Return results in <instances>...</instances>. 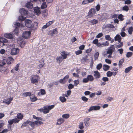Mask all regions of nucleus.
I'll use <instances>...</instances> for the list:
<instances>
[{"instance_id": "11", "label": "nucleus", "mask_w": 133, "mask_h": 133, "mask_svg": "<svg viewBox=\"0 0 133 133\" xmlns=\"http://www.w3.org/2000/svg\"><path fill=\"white\" fill-rule=\"evenodd\" d=\"M20 12L22 15H26L28 14V11L23 8H22L21 9Z\"/></svg>"}, {"instance_id": "52", "label": "nucleus", "mask_w": 133, "mask_h": 133, "mask_svg": "<svg viewBox=\"0 0 133 133\" xmlns=\"http://www.w3.org/2000/svg\"><path fill=\"white\" fill-rule=\"evenodd\" d=\"M105 39L109 41H111V38L110 37V36L108 35H106L105 36Z\"/></svg>"}, {"instance_id": "9", "label": "nucleus", "mask_w": 133, "mask_h": 133, "mask_svg": "<svg viewBox=\"0 0 133 133\" xmlns=\"http://www.w3.org/2000/svg\"><path fill=\"white\" fill-rule=\"evenodd\" d=\"M101 108L99 106H94L91 107L88 110V111L90 112L92 110H99Z\"/></svg>"}, {"instance_id": "4", "label": "nucleus", "mask_w": 133, "mask_h": 133, "mask_svg": "<svg viewBox=\"0 0 133 133\" xmlns=\"http://www.w3.org/2000/svg\"><path fill=\"white\" fill-rule=\"evenodd\" d=\"M19 49L17 48H13L11 50V54L12 55H16L19 52Z\"/></svg>"}, {"instance_id": "24", "label": "nucleus", "mask_w": 133, "mask_h": 133, "mask_svg": "<svg viewBox=\"0 0 133 133\" xmlns=\"http://www.w3.org/2000/svg\"><path fill=\"white\" fill-rule=\"evenodd\" d=\"M64 59L62 56H59L58 57L56 58V62L57 63H61L63 60V59Z\"/></svg>"}, {"instance_id": "15", "label": "nucleus", "mask_w": 133, "mask_h": 133, "mask_svg": "<svg viewBox=\"0 0 133 133\" xmlns=\"http://www.w3.org/2000/svg\"><path fill=\"white\" fill-rule=\"evenodd\" d=\"M33 3L32 2H29L26 5V7L28 8L31 9L33 7Z\"/></svg>"}, {"instance_id": "44", "label": "nucleus", "mask_w": 133, "mask_h": 133, "mask_svg": "<svg viewBox=\"0 0 133 133\" xmlns=\"http://www.w3.org/2000/svg\"><path fill=\"white\" fill-rule=\"evenodd\" d=\"M123 16L121 14H120L118 16V18L121 21H123L124 19L123 18Z\"/></svg>"}, {"instance_id": "49", "label": "nucleus", "mask_w": 133, "mask_h": 133, "mask_svg": "<svg viewBox=\"0 0 133 133\" xmlns=\"http://www.w3.org/2000/svg\"><path fill=\"white\" fill-rule=\"evenodd\" d=\"M74 88V85L71 84H69L68 88L69 89H71Z\"/></svg>"}, {"instance_id": "6", "label": "nucleus", "mask_w": 133, "mask_h": 133, "mask_svg": "<svg viewBox=\"0 0 133 133\" xmlns=\"http://www.w3.org/2000/svg\"><path fill=\"white\" fill-rule=\"evenodd\" d=\"M38 76L35 75L32 77L31 79V82L32 83L35 84L37 83L38 82Z\"/></svg>"}, {"instance_id": "8", "label": "nucleus", "mask_w": 133, "mask_h": 133, "mask_svg": "<svg viewBox=\"0 0 133 133\" xmlns=\"http://www.w3.org/2000/svg\"><path fill=\"white\" fill-rule=\"evenodd\" d=\"M115 50V48L113 45L110 46L109 49L107 51V54L109 55H112L113 51Z\"/></svg>"}, {"instance_id": "5", "label": "nucleus", "mask_w": 133, "mask_h": 133, "mask_svg": "<svg viewBox=\"0 0 133 133\" xmlns=\"http://www.w3.org/2000/svg\"><path fill=\"white\" fill-rule=\"evenodd\" d=\"M25 25L28 28L32 27V21L29 19L26 20L25 21Z\"/></svg>"}, {"instance_id": "50", "label": "nucleus", "mask_w": 133, "mask_h": 133, "mask_svg": "<svg viewBox=\"0 0 133 133\" xmlns=\"http://www.w3.org/2000/svg\"><path fill=\"white\" fill-rule=\"evenodd\" d=\"M102 81L104 82L108 81H109V78L107 77H103L102 78Z\"/></svg>"}, {"instance_id": "31", "label": "nucleus", "mask_w": 133, "mask_h": 133, "mask_svg": "<svg viewBox=\"0 0 133 133\" xmlns=\"http://www.w3.org/2000/svg\"><path fill=\"white\" fill-rule=\"evenodd\" d=\"M59 99L62 103H63L66 102V98L64 97H59Z\"/></svg>"}, {"instance_id": "63", "label": "nucleus", "mask_w": 133, "mask_h": 133, "mask_svg": "<svg viewBox=\"0 0 133 133\" xmlns=\"http://www.w3.org/2000/svg\"><path fill=\"white\" fill-rule=\"evenodd\" d=\"M131 3V1L130 0H127L125 1V3L127 4H130Z\"/></svg>"}, {"instance_id": "59", "label": "nucleus", "mask_w": 133, "mask_h": 133, "mask_svg": "<svg viewBox=\"0 0 133 133\" xmlns=\"http://www.w3.org/2000/svg\"><path fill=\"white\" fill-rule=\"evenodd\" d=\"M7 40L3 38H0V42L3 43L6 42Z\"/></svg>"}, {"instance_id": "3", "label": "nucleus", "mask_w": 133, "mask_h": 133, "mask_svg": "<svg viewBox=\"0 0 133 133\" xmlns=\"http://www.w3.org/2000/svg\"><path fill=\"white\" fill-rule=\"evenodd\" d=\"M96 10L94 8H92L88 12V15L87 17H88L90 18L94 16L95 14Z\"/></svg>"}, {"instance_id": "55", "label": "nucleus", "mask_w": 133, "mask_h": 133, "mask_svg": "<svg viewBox=\"0 0 133 133\" xmlns=\"http://www.w3.org/2000/svg\"><path fill=\"white\" fill-rule=\"evenodd\" d=\"M74 85L75 86H77V85L79 83V82L78 80H75L74 81Z\"/></svg>"}, {"instance_id": "57", "label": "nucleus", "mask_w": 133, "mask_h": 133, "mask_svg": "<svg viewBox=\"0 0 133 133\" xmlns=\"http://www.w3.org/2000/svg\"><path fill=\"white\" fill-rule=\"evenodd\" d=\"M103 36V34L102 33H100L98 34L96 36L97 38H99Z\"/></svg>"}, {"instance_id": "41", "label": "nucleus", "mask_w": 133, "mask_h": 133, "mask_svg": "<svg viewBox=\"0 0 133 133\" xmlns=\"http://www.w3.org/2000/svg\"><path fill=\"white\" fill-rule=\"evenodd\" d=\"M6 62V59H3L1 61V63L2 64V65L4 66Z\"/></svg>"}, {"instance_id": "47", "label": "nucleus", "mask_w": 133, "mask_h": 133, "mask_svg": "<svg viewBox=\"0 0 133 133\" xmlns=\"http://www.w3.org/2000/svg\"><path fill=\"white\" fill-rule=\"evenodd\" d=\"M38 25V23L37 22H34L32 25V27L34 29H36L37 28Z\"/></svg>"}, {"instance_id": "23", "label": "nucleus", "mask_w": 133, "mask_h": 133, "mask_svg": "<svg viewBox=\"0 0 133 133\" xmlns=\"http://www.w3.org/2000/svg\"><path fill=\"white\" fill-rule=\"evenodd\" d=\"M57 125H60L64 121V120L62 118H60L57 120Z\"/></svg>"}, {"instance_id": "61", "label": "nucleus", "mask_w": 133, "mask_h": 133, "mask_svg": "<svg viewBox=\"0 0 133 133\" xmlns=\"http://www.w3.org/2000/svg\"><path fill=\"white\" fill-rule=\"evenodd\" d=\"M55 105H53L48 106L47 107L49 109V110H50L51 109H53Z\"/></svg>"}, {"instance_id": "22", "label": "nucleus", "mask_w": 133, "mask_h": 133, "mask_svg": "<svg viewBox=\"0 0 133 133\" xmlns=\"http://www.w3.org/2000/svg\"><path fill=\"white\" fill-rule=\"evenodd\" d=\"M39 64L38 65V66L39 68H42L43 67L45 63L43 60H41L39 61Z\"/></svg>"}, {"instance_id": "29", "label": "nucleus", "mask_w": 133, "mask_h": 133, "mask_svg": "<svg viewBox=\"0 0 133 133\" xmlns=\"http://www.w3.org/2000/svg\"><path fill=\"white\" fill-rule=\"evenodd\" d=\"M5 125L4 121L2 120H0V131L1 130V129Z\"/></svg>"}, {"instance_id": "48", "label": "nucleus", "mask_w": 133, "mask_h": 133, "mask_svg": "<svg viewBox=\"0 0 133 133\" xmlns=\"http://www.w3.org/2000/svg\"><path fill=\"white\" fill-rule=\"evenodd\" d=\"M98 21L97 20L95 19H93V20H91V22L93 24H95L97 23L98 22Z\"/></svg>"}, {"instance_id": "19", "label": "nucleus", "mask_w": 133, "mask_h": 133, "mask_svg": "<svg viewBox=\"0 0 133 133\" xmlns=\"http://www.w3.org/2000/svg\"><path fill=\"white\" fill-rule=\"evenodd\" d=\"M34 11L35 13L37 14L38 15L41 13L40 9V8L36 7L34 9Z\"/></svg>"}, {"instance_id": "64", "label": "nucleus", "mask_w": 133, "mask_h": 133, "mask_svg": "<svg viewBox=\"0 0 133 133\" xmlns=\"http://www.w3.org/2000/svg\"><path fill=\"white\" fill-rule=\"evenodd\" d=\"M8 131V130L6 129H4L1 132H0V133H5L7 132Z\"/></svg>"}, {"instance_id": "18", "label": "nucleus", "mask_w": 133, "mask_h": 133, "mask_svg": "<svg viewBox=\"0 0 133 133\" xmlns=\"http://www.w3.org/2000/svg\"><path fill=\"white\" fill-rule=\"evenodd\" d=\"M4 36L5 37L9 39L12 38L13 37V35L9 33H7L5 34L4 35Z\"/></svg>"}, {"instance_id": "30", "label": "nucleus", "mask_w": 133, "mask_h": 133, "mask_svg": "<svg viewBox=\"0 0 133 133\" xmlns=\"http://www.w3.org/2000/svg\"><path fill=\"white\" fill-rule=\"evenodd\" d=\"M17 116V118L20 120H21L23 117V115L20 113L18 114Z\"/></svg>"}, {"instance_id": "42", "label": "nucleus", "mask_w": 133, "mask_h": 133, "mask_svg": "<svg viewBox=\"0 0 133 133\" xmlns=\"http://www.w3.org/2000/svg\"><path fill=\"white\" fill-rule=\"evenodd\" d=\"M132 54V53L131 52H128L126 54V56L129 58L131 57Z\"/></svg>"}, {"instance_id": "45", "label": "nucleus", "mask_w": 133, "mask_h": 133, "mask_svg": "<svg viewBox=\"0 0 133 133\" xmlns=\"http://www.w3.org/2000/svg\"><path fill=\"white\" fill-rule=\"evenodd\" d=\"M81 99L82 101L85 102H87L88 100V98L85 96L82 97Z\"/></svg>"}, {"instance_id": "60", "label": "nucleus", "mask_w": 133, "mask_h": 133, "mask_svg": "<svg viewBox=\"0 0 133 133\" xmlns=\"http://www.w3.org/2000/svg\"><path fill=\"white\" fill-rule=\"evenodd\" d=\"M53 23V21H50L46 23V25L48 27L50 25L52 24Z\"/></svg>"}, {"instance_id": "7", "label": "nucleus", "mask_w": 133, "mask_h": 133, "mask_svg": "<svg viewBox=\"0 0 133 133\" xmlns=\"http://www.w3.org/2000/svg\"><path fill=\"white\" fill-rule=\"evenodd\" d=\"M58 33L57 29V28L54 29L52 31L50 30L48 32V34L49 35L53 36L54 35H56Z\"/></svg>"}, {"instance_id": "10", "label": "nucleus", "mask_w": 133, "mask_h": 133, "mask_svg": "<svg viewBox=\"0 0 133 133\" xmlns=\"http://www.w3.org/2000/svg\"><path fill=\"white\" fill-rule=\"evenodd\" d=\"M13 99V97L5 99L4 100L3 102L7 105H9L10 103Z\"/></svg>"}, {"instance_id": "40", "label": "nucleus", "mask_w": 133, "mask_h": 133, "mask_svg": "<svg viewBox=\"0 0 133 133\" xmlns=\"http://www.w3.org/2000/svg\"><path fill=\"white\" fill-rule=\"evenodd\" d=\"M26 18V17H24L22 16H19V19L20 21H22L24 20Z\"/></svg>"}, {"instance_id": "1", "label": "nucleus", "mask_w": 133, "mask_h": 133, "mask_svg": "<svg viewBox=\"0 0 133 133\" xmlns=\"http://www.w3.org/2000/svg\"><path fill=\"white\" fill-rule=\"evenodd\" d=\"M43 124V122L40 121H36L35 122H32L30 121V122L29 123V125L33 128H34L35 127V126L36 125L37 126L38 125H40L41 124Z\"/></svg>"}, {"instance_id": "43", "label": "nucleus", "mask_w": 133, "mask_h": 133, "mask_svg": "<svg viewBox=\"0 0 133 133\" xmlns=\"http://www.w3.org/2000/svg\"><path fill=\"white\" fill-rule=\"evenodd\" d=\"M69 117V114H63L62 116V117L64 118L67 119Z\"/></svg>"}, {"instance_id": "27", "label": "nucleus", "mask_w": 133, "mask_h": 133, "mask_svg": "<svg viewBox=\"0 0 133 133\" xmlns=\"http://www.w3.org/2000/svg\"><path fill=\"white\" fill-rule=\"evenodd\" d=\"M61 54V56L62 57V58L64 59H66L67 57V54H65V52L64 51H63L62 52Z\"/></svg>"}, {"instance_id": "46", "label": "nucleus", "mask_w": 133, "mask_h": 133, "mask_svg": "<svg viewBox=\"0 0 133 133\" xmlns=\"http://www.w3.org/2000/svg\"><path fill=\"white\" fill-rule=\"evenodd\" d=\"M99 55V53L98 52H96L94 55V58L95 60H96L97 59Z\"/></svg>"}, {"instance_id": "58", "label": "nucleus", "mask_w": 133, "mask_h": 133, "mask_svg": "<svg viewBox=\"0 0 133 133\" xmlns=\"http://www.w3.org/2000/svg\"><path fill=\"white\" fill-rule=\"evenodd\" d=\"M46 7V5L45 3H43L42 4L41 6V8L42 9H43Z\"/></svg>"}, {"instance_id": "38", "label": "nucleus", "mask_w": 133, "mask_h": 133, "mask_svg": "<svg viewBox=\"0 0 133 133\" xmlns=\"http://www.w3.org/2000/svg\"><path fill=\"white\" fill-rule=\"evenodd\" d=\"M25 44L26 43L25 41H21L20 44V45L21 48H23L25 45Z\"/></svg>"}, {"instance_id": "53", "label": "nucleus", "mask_w": 133, "mask_h": 133, "mask_svg": "<svg viewBox=\"0 0 133 133\" xmlns=\"http://www.w3.org/2000/svg\"><path fill=\"white\" fill-rule=\"evenodd\" d=\"M89 3V2L88 0H84L82 2V4H86Z\"/></svg>"}, {"instance_id": "13", "label": "nucleus", "mask_w": 133, "mask_h": 133, "mask_svg": "<svg viewBox=\"0 0 133 133\" xmlns=\"http://www.w3.org/2000/svg\"><path fill=\"white\" fill-rule=\"evenodd\" d=\"M94 76L96 79L99 78H100L101 75L98 71H94Z\"/></svg>"}, {"instance_id": "28", "label": "nucleus", "mask_w": 133, "mask_h": 133, "mask_svg": "<svg viewBox=\"0 0 133 133\" xmlns=\"http://www.w3.org/2000/svg\"><path fill=\"white\" fill-rule=\"evenodd\" d=\"M124 60V58H122L120 60L119 62V67L121 68L122 66V64L123 63Z\"/></svg>"}, {"instance_id": "21", "label": "nucleus", "mask_w": 133, "mask_h": 133, "mask_svg": "<svg viewBox=\"0 0 133 133\" xmlns=\"http://www.w3.org/2000/svg\"><path fill=\"white\" fill-rule=\"evenodd\" d=\"M42 111L44 113L46 114L49 112V110L47 107H44L42 110Z\"/></svg>"}, {"instance_id": "62", "label": "nucleus", "mask_w": 133, "mask_h": 133, "mask_svg": "<svg viewBox=\"0 0 133 133\" xmlns=\"http://www.w3.org/2000/svg\"><path fill=\"white\" fill-rule=\"evenodd\" d=\"M85 45H82L79 46V49L81 50H83L84 48Z\"/></svg>"}, {"instance_id": "20", "label": "nucleus", "mask_w": 133, "mask_h": 133, "mask_svg": "<svg viewBox=\"0 0 133 133\" xmlns=\"http://www.w3.org/2000/svg\"><path fill=\"white\" fill-rule=\"evenodd\" d=\"M115 41H118V42L121 41V38L119 34H117L115 37Z\"/></svg>"}, {"instance_id": "35", "label": "nucleus", "mask_w": 133, "mask_h": 133, "mask_svg": "<svg viewBox=\"0 0 133 133\" xmlns=\"http://www.w3.org/2000/svg\"><path fill=\"white\" fill-rule=\"evenodd\" d=\"M30 122V121H27L26 122L23 123L21 126L22 127H26L27 126V124H29V123Z\"/></svg>"}, {"instance_id": "2", "label": "nucleus", "mask_w": 133, "mask_h": 133, "mask_svg": "<svg viewBox=\"0 0 133 133\" xmlns=\"http://www.w3.org/2000/svg\"><path fill=\"white\" fill-rule=\"evenodd\" d=\"M94 79V78L91 75H88L87 78L83 79V82L84 83H86L88 82L89 81L92 82Z\"/></svg>"}, {"instance_id": "37", "label": "nucleus", "mask_w": 133, "mask_h": 133, "mask_svg": "<svg viewBox=\"0 0 133 133\" xmlns=\"http://www.w3.org/2000/svg\"><path fill=\"white\" fill-rule=\"evenodd\" d=\"M122 10L123 11H127L129 10L128 7L127 5H125L122 8Z\"/></svg>"}, {"instance_id": "34", "label": "nucleus", "mask_w": 133, "mask_h": 133, "mask_svg": "<svg viewBox=\"0 0 133 133\" xmlns=\"http://www.w3.org/2000/svg\"><path fill=\"white\" fill-rule=\"evenodd\" d=\"M113 75V72L108 71L107 72V75L108 77H111Z\"/></svg>"}, {"instance_id": "16", "label": "nucleus", "mask_w": 133, "mask_h": 133, "mask_svg": "<svg viewBox=\"0 0 133 133\" xmlns=\"http://www.w3.org/2000/svg\"><path fill=\"white\" fill-rule=\"evenodd\" d=\"M6 63L8 64H11L14 61V59L11 57H10L6 59Z\"/></svg>"}, {"instance_id": "56", "label": "nucleus", "mask_w": 133, "mask_h": 133, "mask_svg": "<svg viewBox=\"0 0 133 133\" xmlns=\"http://www.w3.org/2000/svg\"><path fill=\"white\" fill-rule=\"evenodd\" d=\"M82 52L81 50H78L75 52V53L77 55H78L79 54H81Z\"/></svg>"}, {"instance_id": "26", "label": "nucleus", "mask_w": 133, "mask_h": 133, "mask_svg": "<svg viewBox=\"0 0 133 133\" xmlns=\"http://www.w3.org/2000/svg\"><path fill=\"white\" fill-rule=\"evenodd\" d=\"M109 66L106 64L104 65L103 67V70L105 71L108 70L109 69Z\"/></svg>"}, {"instance_id": "12", "label": "nucleus", "mask_w": 133, "mask_h": 133, "mask_svg": "<svg viewBox=\"0 0 133 133\" xmlns=\"http://www.w3.org/2000/svg\"><path fill=\"white\" fill-rule=\"evenodd\" d=\"M30 32L29 31H26L24 32L22 35L23 37L25 38L28 37L30 35Z\"/></svg>"}, {"instance_id": "17", "label": "nucleus", "mask_w": 133, "mask_h": 133, "mask_svg": "<svg viewBox=\"0 0 133 133\" xmlns=\"http://www.w3.org/2000/svg\"><path fill=\"white\" fill-rule=\"evenodd\" d=\"M30 98L32 102L35 101L37 99V98L33 94L30 95Z\"/></svg>"}, {"instance_id": "36", "label": "nucleus", "mask_w": 133, "mask_h": 133, "mask_svg": "<svg viewBox=\"0 0 133 133\" xmlns=\"http://www.w3.org/2000/svg\"><path fill=\"white\" fill-rule=\"evenodd\" d=\"M133 31V27L132 26L130 27L129 29L128 32L130 34H131L132 32Z\"/></svg>"}, {"instance_id": "33", "label": "nucleus", "mask_w": 133, "mask_h": 133, "mask_svg": "<svg viewBox=\"0 0 133 133\" xmlns=\"http://www.w3.org/2000/svg\"><path fill=\"white\" fill-rule=\"evenodd\" d=\"M31 93L30 92H24L22 96H23V97H26L29 95L30 96V95H31Z\"/></svg>"}, {"instance_id": "39", "label": "nucleus", "mask_w": 133, "mask_h": 133, "mask_svg": "<svg viewBox=\"0 0 133 133\" xmlns=\"http://www.w3.org/2000/svg\"><path fill=\"white\" fill-rule=\"evenodd\" d=\"M102 64L101 63L98 64L96 66V69L98 70H100L102 67Z\"/></svg>"}, {"instance_id": "54", "label": "nucleus", "mask_w": 133, "mask_h": 133, "mask_svg": "<svg viewBox=\"0 0 133 133\" xmlns=\"http://www.w3.org/2000/svg\"><path fill=\"white\" fill-rule=\"evenodd\" d=\"M13 120L14 121V123H18L20 121V119H18L17 118L13 119Z\"/></svg>"}, {"instance_id": "25", "label": "nucleus", "mask_w": 133, "mask_h": 133, "mask_svg": "<svg viewBox=\"0 0 133 133\" xmlns=\"http://www.w3.org/2000/svg\"><path fill=\"white\" fill-rule=\"evenodd\" d=\"M132 68V66H130L126 68L124 72L125 73H128L129 72Z\"/></svg>"}, {"instance_id": "51", "label": "nucleus", "mask_w": 133, "mask_h": 133, "mask_svg": "<svg viewBox=\"0 0 133 133\" xmlns=\"http://www.w3.org/2000/svg\"><path fill=\"white\" fill-rule=\"evenodd\" d=\"M19 65V64H17L15 67L14 68L15 71H17L18 70V67Z\"/></svg>"}, {"instance_id": "14", "label": "nucleus", "mask_w": 133, "mask_h": 133, "mask_svg": "<svg viewBox=\"0 0 133 133\" xmlns=\"http://www.w3.org/2000/svg\"><path fill=\"white\" fill-rule=\"evenodd\" d=\"M90 120V118L89 117H86L84 119V123L86 127L89 126L90 125V123L88 121Z\"/></svg>"}, {"instance_id": "32", "label": "nucleus", "mask_w": 133, "mask_h": 133, "mask_svg": "<svg viewBox=\"0 0 133 133\" xmlns=\"http://www.w3.org/2000/svg\"><path fill=\"white\" fill-rule=\"evenodd\" d=\"M83 124V122H80L79 123L78 128L81 129H82L84 128Z\"/></svg>"}]
</instances>
